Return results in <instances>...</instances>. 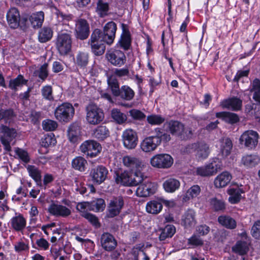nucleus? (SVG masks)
Listing matches in <instances>:
<instances>
[{
    "instance_id": "obj_1",
    "label": "nucleus",
    "mask_w": 260,
    "mask_h": 260,
    "mask_svg": "<svg viewBox=\"0 0 260 260\" xmlns=\"http://www.w3.org/2000/svg\"><path fill=\"white\" fill-rule=\"evenodd\" d=\"M86 119L90 124H98L104 118L103 110L93 103H90L86 107Z\"/></svg>"
},
{
    "instance_id": "obj_2",
    "label": "nucleus",
    "mask_w": 260,
    "mask_h": 260,
    "mask_svg": "<svg viewBox=\"0 0 260 260\" xmlns=\"http://www.w3.org/2000/svg\"><path fill=\"white\" fill-rule=\"evenodd\" d=\"M17 134L15 128L3 124L0 126V140L6 151H11V143L15 139Z\"/></svg>"
},
{
    "instance_id": "obj_3",
    "label": "nucleus",
    "mask_w": 260,
    "mask_h": 260,
    "mask_svg": "<svg viewBox=\"0 0 260 260\" xmlns=\"http://www.w3.org/2000/svg\"><path fill=\"white\" fill-rule=\"evenodd\" d=\"M124 205V201L123 197H113L108 204L107 216L108 218H113L117 216L121 212Z\"/></svg>"
},
{
    "instance_id": "obj_4",
    "label": "nucleus",
    "mask_w": 260,
    "mask_h": 260,
    "mask_svg": "<svg viewBox=\"0 0 260 260\" xmlns=\"http://www.w3.org/2000/svg\"><path fill=\"white\" fill-rule=\"evenodd\" d=\"M116 29V23L113 21L109 22L104 27L103 31L99 29V38L104 43L111 45L115 39Z\"/></svg>"
},
{
    "instance_id": "obj_5",
    "label": "nucleus",
    "mask_w": 260,
    "mask_h": 260,
    "mask_svg": "<svg viewBox=\"0 0 260 260\" xmlns=\"http://www.w3.org/2000/svg\"><path fill=\"white\" fill-rule=\"evenodd\" d=\"M122 141L124 147L129 150L135 149L138 142L137 133L132 128L124 130L121 136Z\"/></svg>"
},
{
    "instance_id": "obj_6",
    "label": "nucleus",
    "mask_w": 260,
    "mask_h": 260,
    "mask_svg": "<svg viewBox=\"0 0 260 260\" xmlns=\"http://www.w3.org/2000/svg\"><path fill=\"white\" fill-rule=\"evenodd\" d=\"M150 164L154 168L167 169L171 167L173 159L168 154H159L153 156L150 159Z\"/></svg>"
},
{
    "instance_id": "obj_7",
    "label": "nucleus",
    "mask_w": 260,
    "mask_h": 260,
    "mask_svg": "<svg viewBox=\"0 0 260 260\" xmlns=\"http://www.w3.org/2000/svg\"><path fill=\"white\" fill-rule=\"evenodd\" d=\"M258 134L255 131L249 130L244 132L239 139L240 144L249 149L255 147L258 143Z\"/></svg>"
},
{
    "instance_id": "obj_8",
    "label": "nucleus",
    "mask_w": 260,
    "mask_h": 260,
    "mask_svg": "<svg viewBox=\"0 0 260 260\" xmlns=\"http://www.w3.org/2000/svg\"><path fill=\"white\" fill-rule=\"evenodd\" d=\"M100 34L99 29H95L91 35L90 40L92 51L96 55H101L105 51V46L102 43L104 42L99 38Z\"/></svg>"
},
{
    "instance_id": "obj_9",
    "label": "nucleus",
    "mask_w": 260,
    "mask_h": 260,
    "mask_svg": "<svg viewBox=\"0 0 260 260\" xmlns=\"http://www.w3.org/2000/svg\"><path fill=\"white\" fill-rule=\"evenodd\" d=\"M108 174V169L105 166L100 165L91 169L89 176L93 183L101 184L107 179Z\"/></svg>"
},
{
    "instance_id": "obj_10",
    "label": "nucleus",
    "mask_w": 260,
    "mask_h": 260,
    "mask_svg": "<svg viewBox=\"0 0 260 260\" xmlns=\"http://www.w3.org/2000/svg\"><path fill=\"white\" fill-rule=\"evenodd\" d=\"M80 148L82 152L93 157L96 156L100 152L102 147L97 142L94 140H88L84 142L80 146Z\"/></svg>"
},
{
    "instance_id": "obj_11",
    "label": "nucleus",
    "mask_w": 260,
    "mask_h": 260,
    "mask_svg": "<svg viewBox=\"0 0 260 260\" xmlns=\"http://www.w3.org/2000/svg\"><path fill=\"white\" fill-rule=\"evenodd\" d=\"M164 127L167 132H170L172 135L179 137L180 138H184V126L178 121L171 120L164 124Z\"/></svg>"
},
{
    "instance_id": "obj_12",
    "label": "nucleus",
    "mask_w": 260,
    "mask_h": 260,
    "mask_svg": "<svg viewBox=\"0 0 260 260\" xmlns=\"http://www.w3.org/2000/svg\"><path fill=\"white\" fill-rule=\"evenodd\" d=\"M156 190V185L148 180H145L139 185L136 194L140 197H147L153 194Z\"/></svg>"
},
{
    "instance_id": "obj_13",
    "label": "nucleus",
    "mask_w": 260,
    "mask_h": 260,
    "mask_svg": "<svg viewBox=\"0 0 260 260\" xmlns=\"http://www.w3.org/2000/svg\"><path fill=\"white\" fill-rule=\"evenodd\" d=\"M76 29L77 37L80 40H84L88 38L90 32L89 24L84 19L80 18L76 21Z\"/></svg>"
},
{
    "instance_id": "obj_14",
    "label": "nucleus",
    "mask_w": 260,
    "mask_h": 260,
    "mask_svg": "<svg viewBox=\"0 0 260 260\" xmlns=\"http://www.w3.org/2000/svg\"><path fill=\"white\" fill-rule=\"evenodd\" d=\"M81 126L77 122L72 123L68 127V137L69 141L76 145L80 139Z\"/></svg>"
},
{
    "instance_id": "obj_15",
    "label": "nucleus",
    "mask_w": 260,
    "mask_h": 260,
    "mask_svg": "<svg viewBox=\"0 0 260 260\" xmlns=\"http://www.w3.org/2000/svg\"><path fill=\"white\" fill-rule=\"evenodd\" d=\"M108 60L113 65L120 67L124 64L126 61L124 53L120 51L116 50L107 53Z\"/></svg>"
},
{
    "instance_id": "obj_16",
    "label": "nucleus",
    "mask_w": 260,
    "mask_h": 260,
    "mask_svg": "<svg viewBox=\"0 0 260 260\" xmlns=\"http://www.w3.org/2000/svg\"><path fill=\"white\" fill-rule=\"evenodd\" d=\"M228 193L230 195L229 201L231 204L239 203L242 198L241 194L245 193L242 185H237L228 189Z\"/></svg>"
},
{
    "instance_id": "obj_17",
    "label": "nucleus",
    "mask_w": 260,
    "mask_h": 260,
    "mask_svg": "<svg viewBox=\"0 0 260 260\" xmlns=\"http://www.w3.org/2000/svg\"><path fill=\"white\" fill-rule=\"evenodd\" d=\"M10 224L13 230L22 232L26 227V220L22 214L16 213V215L11 218Z\"/></svg>"
},
{
    "instance_id": "obj_18",
    "label": "nucleus",
    "mask_w": 260,
    "mask_h": 260,
    "mask_svg": "<svg viewBox=\"0 0 260 260\" xmlns=\"http://www.w3.org/2000/svg\"><path fill=\"white\" fill-rule=\"evenodd\" d=\"M162 203L168 205L169 201L160 199L158 200H153L148 202L146 207L147 212L153 214H158L162 210Z\"/></svg>"
},
{
    "instance_id": "obj_19",
    "label": "nucleus",
    "mask_w": 260,
    "mask_h": 260,
    "mask_svg": "<svg viewBox=\"0 0 260 260\" xmlns=\"http://www.w3.org/2000/svg\"><path fill=\"white\" fill-rule=\"evenodd\" d=\"M160 144L157 139H155L149 136L145 138L142 141L140 146L143 151L150 152L155 150Z\"/></svg>"
},
{
    "instance_id": "obj_20",
    "label": "nucleus",
    "mask_w": 260,
    "mask_h": 260,
    "mask_svg": "<svg viewBox=\"0 0 260 260\" xmlns=\"http://www.w3.org/2000/svg\"><path fill=\"white\" fill-rule=\"evenodd\" d=\"M7 19L9 25L12 28H16L20 25V14L15 8L10 9L7 14Z\"/></svg>"
},
{
    "instance_id": "obj_21",
    "label": "nucleus",
    "mask_w": 260,
    "mask_h": 260,
    "mask_svg": "<svg viewBox=\"0 0 260 260\" xmlns=\"http://www.w3.org/2000/svg\"><path fill=\"white\" fill-rule=\"evenodd\" d=\"M122 34L119 41L120 46L125 50H127L131 46V38L129 31L126 25L122 24Z\"/></svg>"
},
{
    "instance_id": "obj_22",
    "label": "nucleus",
    "mask_w": 260,
    "mask_h": 260,
    "mask_svg": "<svg viewBox=\"0 0 260 260\" xmlns=\"http://www.w3.org/2000/svg\"><path fill=\"white\" fill-rule=\"evenodd\" d=\"M122 161L124 165L129 168L132 171H134L137 169H142L144 166L142 162L138 158L131 156H125L123 157Z\"/></svg>"
},
{
    "instance_id": "obj_23",
    "label": "nucleus",
    "mask_w": 260,
    "mask_h": 260,
    "mask_svg": "<svg viewBox=\"0 0 260 260\" xmlns=\"http://www.w3.org/2000/svg\"><path fill=\"white\" fill-rule=\"evenodd\" d=\"M218 166L215 162H211L206 166L198 168L197 173L201 176L213 175L217 172Z\"/></svg>"
},
{
    "instance_id": "obj_24",
    "label": "nucleus",
    "mask_w": 260,
    "mask_h": 260,
    "mask_svg": "<svg viewBox=\"0 0 260 260\" xmlns=\"http://www.w3.org/2000/svg\"><path fill=\"white\" fill-rule=\"evenodd\" d=\"M232 175L228 172L225 171L219 174L214 180V185L217 188H222L226 186L231 181Z\"/></svg>"
},
{
    "instance_id": "obj_25",
    "label": "nucleus",
    "mask_w": 260,
    "mask_h": 260,
    "mask_svg": "<svg viewBox=\"0 0 260 260\" xmlns=\"http://www.w3.org/2000/svg\"><path fill=\"white\" fill-rule=\"evenodd\" d=\"M182 222L186 228L194 226L197 223L194 210L188 209L186 211L182 217Z\"/></svg>"
},
{
    "instance_id": "obj_26",
    "label": "nucleus",
    "mask_w": 260,
    "mask_h": 260,
    "mask_svg": "<svg viewBox=\"0 0 260 260\" xmlns=\"http://www.w3.org/2000/svg\"><path fill=\"white\" fill-rule=\"evenodd\" d=\"M29 21L34 28L41 27L44 20V13L39 11L31 14L29 17Z\"/></svg>"
},
{
    "instance_id": "obj_27",
    "label": "nucleus",
    "mask_w": 260,
    "mask_h": 260,
    "mask_svg": "<svg viewBox=\"0 0 260 260\" xmlns=\"http://www.w3.org/2000/svg\"><path fill=\"white\" fill-rule=\"evenodd\" d=\"M197 152L195 154L196 158L198 159H204L207 158L210 154L209 146L204 142H198Z\"/></svg>"
},
{
    "instance_id": "obj_28",
    "label": "nucleus",
    "mask_w": 260,
    "mask_h": 260,
    "mask_svg": "<svg viewBox=\"0 0 260 260\" xmlns=\"http://www.w3.org/2000/svg\"><path fill=\"white\" fill-rule=\"evenodd\" d=\"M242 101L237 98H233L226 100L221 103L222 108L231 109L233 110H240L242 106Z\"/></svg>"
},
{
    "instance_id": "obj_29",
    "label": "nucleus",
    "mask_w": 260,
    "mask_h": 260,
    "mask_svg": "<svg viewBox=\"0 0 260 260\" xmlns=\"http://www.w3.org/2000/svg\"><path fill=\"white\" fill-rule=\"evenodd\" d=\"M216 116L230 124L237 123L239 120V117L236 114L228 112H217L216 113Z\"/></svg>"
},
{
    "instance_id": "obj_30",
    "label": "nucleus",
    "mask_w": 260,
    "mask_h": 260,
    "mask_svg": "<svg viewBox=\"0 0 260 260\" xmlns=\"http://www.w3.org/2000/svg\"><path fill=\"white\" fill-rule=\"evenodd\" d=\"M259 161L260 159L259 157L254 154L245 155L241 159L242 164L247 168L255 167Z\"/></svg>"
},
{
    "instance_id": "obj_31",
    "label": "nucleus",
    "mask_w": 260,
    "mask_h": 260,
    "mask_svg": "<svg viewBox=\"0 0 260 260\" xmlns=\"http://www.w3.org/2000/svg\"><path fill=\"white\" fill-rule=\"evenodd\" d=\"M152 133L154 135L151 137H153V139H157L160 144H161L162 141L167 142L171 140L170 135L167 132H166L165 129L157 127L152 131Z\"/></svg>"
},
{
    "instance_id": "obj_32",
    "label": "nucleus",
    "mask_w": 260,
    "mask_h": 260,
    "mask_svg": "<svg viewBox=\"0 0 260 260\" xmlns=\"http://www.w3.org/2000/svg\"><path fill=\"white\" fill-rule=\"evenodd\" d=\"M53 36V30L48 26H44L38 33V40L41 43H46L50 40Z\"/></svg>"
},
{
    "instance_id": "obj_33",
    "label": "nucleus",
    "mask_w": 260,
    "mask_h": 260,
    "mask_svg": "<svg viewBox=\"0 0 260 260\" xmlns=\"http://www.w3.org/2000/svg\"><path fill=\"white\" fill-rule=\"evenodd\" d=\"M221 143L220 152L224 157L230 155L233 148L232 140L229 138H222L220 140Z\"/></svg>"
},
{
    "instance_id": "obj_34",
    "label": "nucleus",
    "mask_w": 260,
    "mask_h": 260,
    "mask_svg": "<svg viewBox=\"0 0 260 260\" xmlns=\"http://www.w3.org/2000/svg\"><path fill=\"white\" fill-rule=\"evenodd\" d=\"M131 178V174L127 172L117 173L116 174L115 181L117 184H121L124 186H132V182Z\"/></svg>"
},
{
    "instance_id": "obj_35",
    "label": "nucleus",
    "mask_w": 260,
    "mask_h": 260,
    "mask_svg": "<svg viewBox=\"0 0 260 260\" xmlns=\"http://www.w3.org/2000/svg\"><path fill=\"white\" fill-rule=\"evenodd\" d=\"M218 221L222 226L229 229H234L237 226L235 220L229 216H220L218 218Z\"/></svg>"
},
{
    "instance_id": "obj_36",
    "label": "nucleus",
    "mask_w": 260,
    "mask_h": 260,
    "mask_svg": "<svg viewBox=\"0 0 260 260\" xmlns=\"http://www.w3.org/2000/svg\"><path fill=\"white\" fill-rule=\"evenodd\" d=\"M27 82L28 80H25L22 75H19L16 78L10 80L9 87L12 90L16 91L18 87L26 85Z\"/></svg>"
},
{
    "instance_id": "obj_37",
    "label": "nucleus",
    "mask_w": 260,
    "mask_h": 260,
    "mask_svg": "<svg viewBox=\"0 0 260 260\" xmlns=\"http://www.w3.org/2000/svg\"><path fill=\"white\" fill-rule=\"evenodd\" d=\"M141 169H137L134 173L131 174L132 186L139 185L146 180L147 177L144 178L143 173L141 172Z\"/></svg>"
},
{
    "instance_id": "obj_38",
    "label": "nucleus",
    "mask_w": 260,
    "mask_h": 260,
    "mask_svg": "<svg viewBox=\"0 0 260 260\" xmlns=\"http://www.w3.org/2000/svg\"><path fill=\"white\" fill-rule=\"evenodd\" d=\"M180 186V182L175 179L170 178L164 183L165 190L169 192H173Z\"/></svg>"
},
{
    "instance_id": "obj_39",
    "label": "nucleus",
    "mask_w": 260,
    "mask_h": 260,
    "mask_svg": "<svg viewBox=\"0 0 260 260\" xmlns=\"http://www.w3.org/2000/svg\"><path fill=\"white\" fill-rule=\"evenodd\" d=\"M201 188L198 185H194L190 187L183 197V201L187 202L191 199L196 198L200 193Z\"/></svg>"
},
{
    "instance_id": "obj_40",
    "label": "nucleus",
    "mask_w": 260,
    "mask_h": 260,
    "mask_svg": "<svg viewBox=\"0 0 260 260\" xmlns=\"http://www.w3.org/2000/svg\"><path fill=\"white\" fill-rule=\"evenodd\" d=\"M109 131L106 126L97 127L93 132V136L99 140H103L109 136Z\"/></svg>"
},
{
    "instance_id": "obj_41",
    "label": "nucleus",
    "mask_w": 260,
    "mask_h": 260,
    "mask_svg": "<svg viewBox=\"0 0 260 260\" xmlns=\"http://www.w3.org/2000/svg\"><path fill=\"white\" fill-rule=\"evenodd\" d=\"M118 96H120L122 99L126 101L132 100L134 96V91L128 86H122L119 91Z\"/></svg>"
},
{
    "instance_id": "obj_42",
    "label": "nucleus",
    "mask_w": 260,
    "mask_h": 260,
    "mask_svg": "<svg viewBox=\"0 0 260 260\" xmlns=\"http://www.w3.org/2000/svg\"><path fill=\"white\" fill-rule=\"evenodd\" d=\"M111 117L118 124H122L127 120V116L118 109H113L111 111Z\"/></svg>"
},
{
    "instance_id": "obj_43",
    "label": "nucleus",
    "mask_w": 260,
    "mask_h": 260,
    "mask_svg": "<svg viewBox=\"0 0 260 260\" xmlns=\"http://www.w3.org/2000/svg\"><path fill=\"white\" fill-rule=\"evenodd\" d=\"M15 116L14 112L11 109H0V121L4 120L6 123H10Z\"/></svg>"
},
{
    "instance_id": "obj_44",
    "label": "nucleus",
    "mask_w": 260,
    "mask_h": 260,
    "mask_svg": "<svg viewBox=\"0 0 260 260\" xmlns=\"http://www.w3.org/2000/svg\"><path fill=\"white\" fill-rule=\"evenodd\" d=\"M90 211L94 212L103 211L106 207L105 201L102 199H97L89 202Z\"/></svg>"
},
{
    "instance_id": "obj_45",
    "label": "nucleus",
    "mask_w": 260,
    "mask_h": 260,
    "mask_svg": "<svg viewBox=\"0 0 260 260\" xmlns=\"http://www.w3.org/2000/svg\"><path fill=\"white\" fill-rule=\"evenodd\" d=\"M50 214L55 216H65V207L62 205L52 203L48 208Z\"/></svg>"
},
{
    "instance_id": "obj_46",
    "label": "nucleus",
    "mask_w": 260,
    "mask_h": 260,
    "mask_svg": "<svg viewBox=\"0 0 260 260\" xmlns=\"http://www.w3.org/2000/svg\"><path fill=\"white\" fill-rule=\"evenodd\" d=\"M107 82L113 94L115 96H118L120 88L117 79L114 76H111L108 78Z\"/></svg>"
},
{
    "instance_id": "obj_47",
    "label": "nucleus",
    "mask_w": 260,
    "mask_h": 260,
    "mask_svg": "<svg viewBox=\"0 0 260 260\" xmlns=\"http://www.w3.org/2000/svg\"><path fill=\"white\" fill-rule=\"evenodd\" d=\"M87 161L81 156H78L73 159L72 161V167L80 171H84Z\"/></svg>"
},
{
    "instance_id": "obj_48",
    "label": "nucleus",
    "mask_w": 260,
    "mask_h": 260,
    "mask_svg": "<svg viewBox=\"0 0 260 260\" xmlns=\"http://www.w3.org/2000/svg\"><path fill=\"white\" fill-rule=\"evenodd\" d=\"M27 170L29 175L38 184L41 182V175L40 171L36 167L32 165H28Z\"/></svg>"
},
{
    "instance_id": "obj_49",
    "label": "nucleus",
    "mask_w": 260,
    "mask_h": 260,
    "mask_svg": "<svg viewBox=\"0 0 260 260\" xmlns=\"http://www.w3.org/2000/svg\"><path fill=\"white\" fill-rule=\"evenodd\" d=\"M250 91L253 92V99L260 103V80L259 79L256 78L253 81Z\"/></svg>"
},
{
    "instance_id": "obj_50",
    "label": "nucleus",
    "mask_w": 260,
    "mask_h": 260,
    "mask_svg": "<svg viewBox=\"0 0 260 260\" xmlns=\"http://www.w3.org/2000/svg\"><path fill=\"white\" fill-rule=\"evenodd\" d=\"M109 5L107 3H104L102 0L98 1L96 8V12L101 17H104L108 15Z\"/></svg>"
},
{
    "instance_id": "obj_51",
    "label": "nucleus",
    "mask_w": 260,
    "mask_h": 260,
    "mask_svg": "<svg viewBox=\"0 0 260 260\" xmlns=\"http://www.w3.org/2000/svg\"><path fill=\"white\" fill-rule=\"evenodd\" d=\"M56 143V140L53 134L45 135L41 140V145L45 148L53 146Z\"/></svg>"
},
{
    "instance_id": "obj_52",
    "label": "nucleus",
    "mask_w": 260,
    "mask_h": 260,
    "mask_svg": "<svg viewBox=\"0 0 260 260\" xmlns=\"http://www.w3.org/2000/svg\"><path fill=\"white\" fill-rule=\"evenodd\" d=\"M250 245H234L232 248V251L240 256L246 255L249 250Z\"/></svg>"
},
{
    "instance_id": "obj_53",
    "label": "nucleus",
    "mask_w": 260,
    "mask_h": 260,
    "mask_svg": "<svg viewBox=\"0 0 260 260\" xmlns=\"http://www.w3.org/2000/svg\"><path fill=\"white\" fill-rule=\"evenodd\" d=\"M65 34H59L56 39V48L61 55H65Z\"/></svg>"
},
{
    "instance_id": "obj_54",
    "label": "nucleus",
    "mask_w": 260,
    "mask_h": 260,
    "mask_svg": "<svg viewBox=\"0 0 260 260\" xmlns=\"http://www.w3.org/2000/svg\"><path fill=\"white\" fill-rule=\"evenodd\" d=\"M42 125L44 131L46 132H51L56 129L58 124L56 121L47 119L42 121Z\"/></svg>"
},
{
    "instance_id": "obj_55",
    "label": "nucleus",
    "mask_w": 260,
    "mask_h": 260,
    "mask_svg": "<svg viewBox=\"0 0 260 260\" xmlns=\"http://www.w3.org/2000/svg\"><path fill=\"white\" fill-rule=\"evenodd\" d=\"M210 203L216 211L223 210L225 209V204L222 200H219L216 198H213L210 200Z\"/></svg>"
},
{
    "instance_id": "obj_56",
    "label": "nucleus",
    "mask_w": 260,
    "mask_h": 260,
    "mask_svg": "<svg viewBox=\"0 0 260 260\" xmlns=\"http://www.w3.org/2000/svg\"><path fill=\"white\" fill-rule=\"evenodd\" d=\"M48 64L45 63L38 70L36 71L34 74L38 76L41 80L44 81L48 76Z\"/></svg>"
},
{
    "instance_id": "obj_57",
    "label": "nucleus",
    "mask_w": 260,
    "mask_h": 260,
    "mask_svg": "<svg viewBox=\"0 0 260 260\" xmlns=\"http://www.w3.org/2000/svg\"><path fill=\"white\" fill-rule=\"evenodd\" d=\"M55 116L59 121H65V103H62L56 108L55 111Z\"/></svg>"
},
{
    "instance_id": "obj_58",
    "label": "nucleus",
    "mask_w": 260,
    "mask_h": 260,
    "mask_svg": "<svg viewBox=\"0 0 260 260\" xmlns=\"http://www.w3.org/2000/svg\"><path fill=\"white\" fill-rule=\"evenodd\" d=\"M15 151L22 161L25 163H27L29 161L30 158L27 151L19 148H16Z\"/></svg>"
},
{
    "instance_id": "obj_59",
    "label": "nucleus",
    "mask_w": 260,
    "mask_h": 260,
    "mask_svg": "<svg viewBox=\"0 0 260 260\" xmlns=\"http://www.w3.org/2000/svg\"><path fill=\"white\" fill-rule=\"evenodd\" d=\"M82 217L86 219L91 224L95 227L99 228L100 226L101 225L99 221V219L95 215L87 213H84Z\"/></svg>"
},
{
    "instance_id": "obj_60",
    "label": "nucleus",
    "mask_w": 260,
    "mask_h": 260,
    "mask_svg": "<svg viewBox=\"0 0 260 260\" xmlns=\"http://www.w3.org/2000/svg\"><path fill=\"white\" fill-rule=\"evenodd\" d=\"M147 121L151 124H160L163 123L165 119L159 115H152L147 117Z\"/></svg>"
},
{
    "instance_id": "obj_61",
    "label": "nucleus",
    "mask_w": 260,
    "mask_h": 260,
    "mask_svg": "<svg viewBox=\"0 0 260 260\" xmlns=\"http://www.w3.org/2000/svg\"><path fill=\"white\" fill-rule=\"evenodd\" d=\"M198 142L190 143L185 146L182 150V152L185 154H191L193 152L196 153Z\"/></svg>"
},
{
    "instance_id": "obj_62",
    "label": "nucleus",
    "mask_w": 260,
    "mask_h": 260,
    "mask_svg": "<svg viewBox=\"0 0 260 260\" xmlns=\"http://www.w3.org/2000/svg\"><path fill=\"white\" fill-rule=\"evenodd\" d=\"M101 244H107L109 243H114L117 244V241L111 234L106 233H104L101 238Z\"/></svg>"
},
{
    "instance_id": "obj_63",
    "label": "nucleus",
    "mask_w": 260,
    "mask_h": 260,
    "mask_svg": "<svg viewBox=\"0 0 260 260\" xmlns=\"http://www.w3.org/2000/svg\"><path fill=\"white\" fill-rule=\"evenodd\" d=\"M88 61V54L85 53H80L77 58V62L79 66L84 67L87 65Z\"/></svg>"
},
{
    "instance_id": "obj_64",
    "label": "nucleus",
    "mask_w": 260,
    "mask_h": 260,
    "mask_svg": "<svg viewBox=\"0 0 260 260\" xmlns=\"http://www.w3.org/2000/svg\"><path fill=\"white\" fill-rule=\"evenodd\" d=\"M251 235L255 239H260V220H257L251 228Z\"/></svg>"
}]
</instances>
